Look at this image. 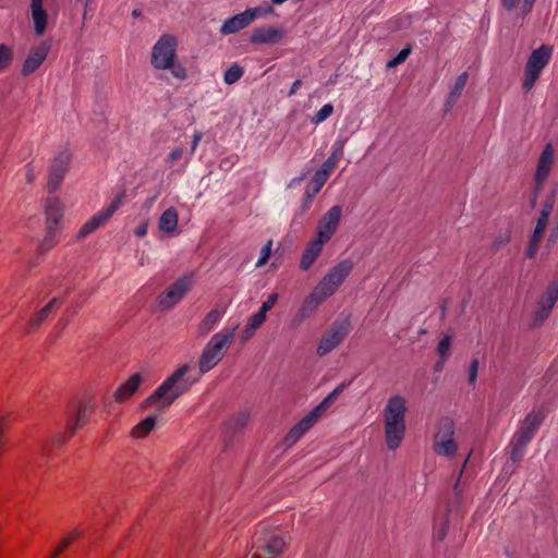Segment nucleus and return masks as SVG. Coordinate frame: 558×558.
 <instances>
[{
  "label": "nucleus",
  "instance_id": "obj_1",
  "mask_svg": "<svg viewBox=\"0 0 558 558\" xmlns=\"http://www.w3.org/2000/svg\"><path fill=\"white\" fill-rule=\"evenodd\" d=\"M189 371L187 364L180 366L143 402V408L147 409L154 403H159L160 409L163 410L172 404L198 380L197 376L189 375Z\"/></svg>",
  "mask_w": 558,
  "mask_h": 558
},
{
  "label": "nucleus",
  "instance_id": "obj_2",
  "mask_svg": "<svg viewBox=\"0 0 558 558\" xmlns=\"http://www.w3.org/2000/svg\"><path fill=\"white\" fill-rule=\"evenodd\" d=\"M405 400L400 396L391 397L384 410L385 439L389 450H396L405 435Z\"/></svg>",
  "mask_w": 558,
  "mask_h": 558
},
{
  "label": "nucleus",
  "instance_id": "obj_3",
  "mask_svg": "<svg viewBox=\"0 0 558 558\" xmlns=\"http://www.w3.org/2000/svg\"><path fill=\"white\" fill-rule=\"evenodd\" d=\"M177 39L174 36L162 35L153 47L151 65L157 70H169L173 77L178 80L186 78L185 68L175 62L177 57Z\"/></svg>",
  "mask_w": 558,
  "mask_h": 558
},
{
  "label": "nucleus",
  "instance_id": "obj_4",
  "mask_svg": "<svg viewBox=\"0 0 558 558\" xmlns=\"http://www.w3.org/2000/svg\"><path fill=\"white\" fill-rule=\"evenodd\" d=\"M235 335V328H225L206 343L198 361L199 374L211 371L225 356Z\"/></svg>",
  "mask_w": 558,
  "mask_h": 558
},
{
  "label": "nucleus",
  "instance_id": "obj_5",
  "mask_svg": "<svg viewBox=\"0 0 558 558\" xmlns=\"http://www.w3.org/2000/svg\"><path fill=\"white\" fill-rule=\"evenodd\" d=\"M454 422L449 416H442L436 424L433 449L438 456L452 458L457 454L458 444L454 440Z\"/></svg>",
  "mask_w": 558,
  "mask_h": 558
},
{
  "label": "nucleus",
  "instance_id": "obj_6",
  "mask_svg": "<svg viewBox=\"0 0 558 558\" xmlns=\"http://www.w3.org/2000/svg\"><path fill=\"white\" fill-rule=\"evenodd\" d=\"M551 53L553 47L548 45H542L539 48L532 51L524 69V81L522 87L525 93L533 88L542 70L548 64Z\"/></svg>",
  "mask_w": 558,
  "mask_h": 558
},
{
  "label": "nucleus",
  "instance_id": "obj_7",
  "mask_svg": "<svg viewBox=\"0 0 558 558\" xmlns=\"http://www.w3.org/2000/svg\"><path fill=\"white\" fill-rule=\"evenodd\" d=\"M193 274H185L177 279L158 296L159 307L167 311L175 306L193 288Z\"/></svg>",
  "mask_w": 558,
  "mask_h": 558
},
{
  "label": "nucleus",
  "instance_id": "obj_8",
  "mask_svg": "<svg viewBox=\"0 0 558 558\" xmlns=\"http://www.w3.org/2000/svg\"><path fill=\"white\" fill-rule=\"evenodd\" d=\"M350 331V323L348 319L336 320L330 329L322 338L317 345V354L319 356L327 355L336 349L348 336Z\"/></svg>",
  "mask_w": 558,
  "mask_h": 558
},
{
  "label": "nucleus",
  "instance_id": "obj_9",
  "mask_svg": "<svg viewBox=\"0 0 558 558\" xmlns=\"http://www.w3.org/2000/svg\"><path fill=\"white\" fill-rule=\"evenodd\" d=\"M125 194H118L112 202L102 210L95 214L89 220H87L77 233V239H84L95 230H97L100 226H102L107 220H109L114 213L122 206L124 203Z\"/></svg>",
  "mask_w": 558,
  "mask_h": 558
},
{
  "label": "nucleus",
  "instance_id": "obj_10",
  "mask_svg": "<svg viewBox=\"0 0 558 558\" xmlns=\"http://www.w3.org/2000/svg\"><path fill=\"white\" fill-rule=\"evenodd\" d=\"M70 161L71 154L66 149L54 156L48 173L47 189L50 194L54 193L62 183L69 170Z\"/></svg>",
  "mask_w": 558,
  "mask_h": 558
},
{
  "label": "nucleus",
  "instance_id": "obj_11",
  "mask_svg": "<svg viewBox=\"0 0 558 558\" xmlns=\"http://www.w3.org/2000/svg\"><path fill=\"white\" fill-rule=\"evenodd\" d=\"M260 13L262 8H252L227 19L220 27V34L230 35L238 33L247 27Z\"/></svg>",
  "mask_w": 558,
  "mask_h": 558
},
{
  "label": "nucleus",
  "instance_id": "obj_12",
  "mask_svg": "<svg viewBox=\"0 0 558 558\" xmlns=\"http://www.w3.org/2000/svg\"><path fill=\"white\" fill-rule=\"evenodd\" d=\"M545 415L541 411H532L522 421L513 438L521 444H529L544 422Z\"/></svg>",
  "mask_w": 558,
  "mask_h": 558
},
{
  "label": "nucleus",
  "instance_id": "obj_13",
  "mask_svg": "<svg viewBox=\"0 0 558 558\" xmlns=\"http://www.w3.org/2000/svg\"><path fill=\"white\" fill-rule=\"evenodd\" d=\"M342 215V207L339 205L332 206L327 213L324 214L318 222L317 236L327 243L336 232Z\"/></svg>",
  "mask_w": 558,
  "mask_h": 558
},
{
  "label": "nucleus",
  "instance_id": "obj_14",
  "mask_svg": "<svg viewBox=\"0 0 558 558\" xmlns=\"http://www.w3.org/2000/svg\"><path fill=\"white\" fill-rule=\"evenodd\" d=\"M50 50V44L43 41L38 47L31 50L22 66V74L28 76L33 74L46 60Z\"/></svg>",
  "mask_w": 558,
  "mask_h": 558
},
{
  "label": "nucleus",
  "instance_id": "obj_15",
  "mask_svg": "<svg viewBox=\"0 0 558 558\" xmlns=\"http://www.w3.org/2000/svg\"><path fill=\"white\" fill-rule=\"evenodd\" d=\"M92 414V407L84 402H78L74 405L72 412L69 413L68 429L74 434L77 429L82 428L88 421Z\"/></svg>",
  "mask_w": 558,
  "mask_h": 558
},
{
  "label": "nucleus",
  "instance_id": "obj_16",
  "mask_svg": "<svg viewBox=\"0 0 558 558\" xmlns=\"http://www.w3.org/2000/svg\"><path fill=\"white\" fill-rule=\"evenodd\" d=\"M64 206L57 197H48L45 206L46 227L58 228L63 218Z\"/></svg>",
  "mask_w": 558,
  "mask_h": 558
},
{
  "label": "nucleus",
  "instance_id": "obj_17",
  "mask_svg": "<svg viewBox=\"0 0 558 558\" xmlns=\"http://www.w3.org/2000/svg\"><path fill=\"white\" fill-rule=\"evenodd\" d=\"M554 148L551 144H547L539 157L534 181H545L550 172L554 163Z\"/></svg>",
  "mask_w": 558,
  "mask_h": 558
},
{
  "label": "nucleus",
  "instance_id": "obj_18",
  "mask_svg": "<svg viewBox=\"0 0 558 558\" xmlns=\"http://www.w3.org/2000/svg\"><path fill=\"white\" fill-rule=\"evenodd\" d=\"M353 267L354 264L350 258L339 262L325 275L328 278L327 281H331L340 287L352 272Z\"/></svg>",
  "mask_w": 558,
  "mask_h": 558
},
{
  "label": "nucleus",
  "instance_id": "obj_19",
  "mask_svg": "<svg viewBox=\"0 0 558 558\" xmlns=\"http://www.w3.org/2000/svg\"><path fill=\"white\" fill-rule=\"evenodd\" d=\"M325 242L320 239L316 238L313 241H311L305 250L303 251L300 267L303 270H308L311 266L315 263L317 257L320 255Z\"/></svg>",
  "mask_w": 558,
  "mask_h": 558
},
{
  "label": "nucleus",
  "instance_id": "obj_20",
  "mask_svg": "<svg viewBox=\"0 0 558 558\" xmlns=\"http://www.w3.org/2000/svg\"><path fill=\"white\" fill-rule=\"evenodd\" d=\"M282 38V32L276 27H260L256 28L251 35V43L253 44H277Z\"/></svg>",
  "mask_w": 558,
  "mask_h": 558
},
{
  "label": "nucleus",
  "instance_id": "obj_21",
  "mask_svg": "<svg viewBox=\"0 0 558 558\" xmlns=\"http://www.w3.org/2000/svg\"><path fill=\"white\" fill-rule=\"evenodd\" d=\"M142 376L141 374L136 373L132 375L124 384H122L117 391L114 392V400L119 403L124 402L130 397H132L137 389L140 388V385L142 384Z\"/></svg>",
  "mask_w": 558,
  "mask_h": 558
},
{
  "label": "nucleus",
  "instance_id": "obj_22",
  "mask_svg": "<svg viewBox=\"0 0 558 558\" xmlns=\"http://www.w3.org/2000/svg\"><path fill=\"white\" fill-rule=\"evenodd\" d=\"M61 304V300L53 298L48 304L39 310L27 323V332L37 329L52 313V311Z\"/></svg>",
  "mask_w": 558,
  "mask_h": 558
},
{
  "label": "nucleus",
  "instance_id": "obj_23",
  "mask_svg": "<svg viewBox=\"0 0 558 558\" xmlns=\"http://www.w3.org/2000/svg\"><path fill=\"white\" fill-rule=\"evenodd\" d=\"M324 301L325 299L319 293L317 294L316 290L314 289L313 292L304 299L299 308L296 317L300 320L310 317Z\"/></svg>",
  "mask_w": 558,
  "mask_h": 558
},
{
  "label": "nucleus",
  "instance_id": "obj_24",
  "mask_svg": "<svg viewBox=\"0 0 558 558\" xmlns=\"http://www.w3.org/2000/svg\"><path fill=\"white\" fill-rule=\"evenodd\" d=\"M32 19L34 22L35 33L41 35L47 26V13L43 7V0H31Z\"/></svg>",
  "mask_w": 558,
  "mask_h": 558
},
{
  "label": "nucleus",
  "instance_id": "obj_25",
  "mask_svg": "<svg viewBox=\"0 0 558 558\" xmlns=\"http://www.w3.org/2000/svg\"><path fill=\"white\" fill-rule=\"evenodd\" d=\"M179 215L174 207L166 209L159 218V229L165 233H173L178 227Z\"/></svg>",
  "mask_w": 558,
  "mask_h": 558
},
{
  "label": "nucleus",
  "instance_id": "obj_26",
  "mask_svg": "<svg viewBox=\"0 0 558 558\" xmlns=\"http://www.w3.org/2000/svg\"><path fill=\"white\" fill-rule=\"evenodd\" d=\"M546 227H547L546 222H544L543 220L542 221L537 220L535 229L533 231V234L530 239L529 245L525 250L526 258L532 259L535 257L538 246H539V242L543 238V233H544Z\"/></svg>",
  "mask_w": 558,
  "mask_h": 558
},
{
  "label": "nucleus",
  "instance_id": "obj_27",
  "mask_svg": "<svg viewBox=\"0 0 558 558\" xmlns=\"http://www.w3.org/2000/svg\"><path fill=\"white\" fill-rule=\"evenodd\" d=\"M468 78V72H463L457 77L454 86L449 93L448 98L445 102L446 111L450 110L456 105L466 85Z\"/></svg>",
  "mask_w": 558,
  "mask_h": 558
},
{
  "label": "nucleus",
  "instance_id": "obj_28",
  "mask_svg": "<svg viewBox=\"0 0 558 558\" xmlns=\"http://www.w3.org/2000/svg\"><path fill=\"white\" fill-rule=\"evenodd\" d=\"M248 421L250 412L247 410L241 411L229 418L226 423V429L227 432L236 434L247 425Z\"/></svg>",
  "mask_w": 558,
  "mask_h": 558
},
{
  "label": "nucleus",
  "instance_id": "obj_29",
  "mask_svg": "<svg viewBox=\"0 0 558 558\" xmlns=\"http://www.w3.org/2000/svg\"><path fill=\"white\" fill-rule=\"evenodd\" d=\"M324 414V411L316 405L310 413H307L296 425V427L305 434L308 432L314 424L319 420V417Z\"/></svg>",
  "mask_w": 558,
  "mask_h": 558
},
{
  "label": "nucleus",
  "instance_id": "obj_30",
  "mask_svg": "<svg viewBox=\"0 0 558 558\" xmlns=\"http://www.w3.org/2000/svg\"><path fill=\"white\" fill-rule=\"evenodd\" d=\"M324 414V411L316 405L310 413H307L296 425V427L305 434L308 432L314 424L319 420V417Z\"/></svg>",
  "mask_w": 558,
  "mask_h": 558
},
{
  "label": "nucleus",
  "instance_id": "obj_31",
  "mask_svg": "<svg viewBox=\"0 0 558 558\" xmlns=\"http://www.w3.org/2000/svg\"><path fill=\"white\" fill-rule=\"evenodd\" d=\"M324 414V411L316 405L310 413H307L296 425V427L305 434L308 432L314 424L319 420V417Z\"/></svg>",
  "mask_w": 558,
  "mask_h": 558
},
{
  "label": "nucleus",
  "instance_id": "obj_32",
  "mask_svg": "<svg viewBox=\"0 0 558 558\" xmlns=\"http://www.w3.org/2000/svg\"><path fill=\"white\" fill-rule=\"evenodd\" d=\"M157 421V415H149L146 418H144L142 422H140L135 427L132 429V436L134 438H144L146 437L150 430L154 429Z\"/></svg>",
  "mask_w": 558,
  "mask_h": 558
},
{
  "label": "nucleus",
  "instance_id": "obj_33",
  "mask_svg": "<svg viewBox=\"0 0 558 558\" xmlns=\"http://www.w3.org/2000/svg\"><path fill=\"white\" fill-rule=\"evenodd\" d=\"M222 313L218 310H211L201 322L198 329L202 335L210 332L215 326L220 322Z\"/></svg>",
  "mask_w": 558,
  "mask_h": 558
},
{
  "label": "nucleus",
  "instance_id": "obj_34",
  "mask_svg": "<svg viewBox=\"0 0 558 558\" xmlns=\"http://www.w3.org/2000/svg\"><path fill=\"white\" fill-rule=\"evenodd\" d=\"M558 301V279L551 282L546 292L538 300V304H543L549 310H553L555 303Z\"/></svg>",
  "mask_w": 558,
  "mask_h": 558
},
{
  "label": "nucleus",
  "instance_id": "obj_35",
  "mask_svg": "<svg viewBox=\"0 0 558 558\" xmlns=\"http://www.w3.org/2000/svg\"><path fill=\"white\" fill-rule=\"evenodd\" d=\"M449 509L445 512V514L435 522L434 524V539L438 542H442L448 533L450 519H449Z\"/></svg>",
  "mask_w": 558,
  "mask_h": 558
},
{
  "label": "nucleus",
  "instance_id": "obj_36",
  "mask_svg": "<svg viewBox=\"0 0 558 558\" xmlns=\"http://www.w3.org/2000/svg\"><path fill=\"white\" fill-rule=\"evenodd\" d=\"M311 187L308 186L305 190L304 193V199L301 206L302 213H305L311 207L315 196L319 193V191L323 189L325 183L317 184V181L315 178L312 179Z\"/></svg>",
  "mask_w": 558,
  "mask_h": 558
},
{
  "label": "nucleus",
  "instance_id": "obj_37",
  "mask_svg": "<svg viewBox=\"0 0 558 558\" xmlns=\"http://www.w3.org/2000/svg\"><path fill=\"white\" fill-rule=\"evenodd\" d=\"M286 546L284 539L277 534L271 535L265 543L264 549L272 556L280 555Z\"/></svg>",
  "mask_w": 558,
  "mask_h": 558
},
{
  "label": "nucleus",
  "instance_id": "obj_38",
  "mask_svg": "<svg viewBox=\"0 0 558 558\" xmlns=\"http://www.w3.org/2000/svg\"><path fill=\"white\" fill-rule=\"evenodd\" d=\"M60 230L58 228L46 227V235L39 244L40 253H46L51 250L58 242L57 235Z\"/></svg>",
  "mask_w": 558,
  "mask_h": 558
},
{
  "label": "nucleus",
  "instance_id": "obj_39",
  "mask_svg": "<svg viewBox=\"0 0 558 558\" xmlns=\"http://www.w3.org/2000/svg\"><path fill=\"white\" fill-rule=\"evenodd\" d=\"M526 446H527L526 444H521V442L517 441V439L512 438L508 448H509L510 460L513 464H518L522 461Z\"/></svg>",
  "mask_w": 558,
  "mask_h": 558
},
{
  "label": "nucleus",
  "instance_id": "obj_40",
  "mask_svg": "<svg viewBox=\"0 0 558 558\" xmlns=\"http://www.w3.org/2000/svg\"><path fill=\"white\" fill-rule=\"evenodd\" d=\"M351 384L343 381L339 384L319 404L318 407L325 412L341 395V392Z\"/></svg>",
  "mask_w": 558,
  "mask_h": 558
},
{
  "label": "nucleus",
  "instance_id": "obj_41",
  "mask_svg": "<svg viewBox=\"0 0 558 558\" xmlns=\"http://www.w3.org/2000/svg\"><path fill=\"white\" fill-rule=\"evenodd\" d=\"M556 202V190H553L546 197L537 220L548 223L549 216Z\"/></svg>",
  "mask_w": 558,
  "mask_h": 558
},
{
  "label": "nucleus",
  "instance_id": "obj_42",
  "mask_svg": "<svg viewBox=\"0 0 558 558\" xmlns=\"http://www.w3.org/2000/svg\"><path fill=\"white\" fill-rule=\"evenodd\" d=\"M327 280L328 278L324 276V278L314 288L316 290V293H319L325 300L330 298L339 288L333 282Z\"/></svg>",
  "mask_w": 558,
  "mask_h": 558
},
{
  "label": "nucleus",
  "instance_id": "obj_43",
  "mask_svg": "<svg viewBox=\"0 0 558 558\" xmlns=\"http://www.w3.org/2000/svg\"><path fill=\"white\" fill-rule=\"evenodd\" d=\"M551 310L547 308L543 304L537 303V308L533 314L532 322L530 323L529 327L531 329L539 327L550 315Z\"/></svg>",
  "mask_w": 558,
  "mask_h": 558
},
{
  "label": "nucleus",
  "instance_id": "obj_44",
  "mask_svg": "<svg viewBox=\"0 0 558 558\" xmlns=\"http://www.w3.org/2000/svg\"><path fill=\"white\" fill-rule=\"evenodd\" d=\"M336 168L337 166L333 162L326 159L322 167L315 172L313 178L316 179L317 184L326 183L328 178L335 171Z\"/></svg>",
  "mask_w": 558,
  "mask_h": 558
},
{
  "label": "nucleus",
  "instance_id": "obj_45",
  "mask_svg": "<svg viewBox=\"0 0 558 558\" xmlns=\"http://www.w3.org/2000/svg\"><path fill=\"white\" fill-rule=\"evenodd\" d=\"M266 320V314L260 310L252 315L247 322L245 333L247 337L252 336L253 332L258 329Z\"/></svg>",
  "mask_w": 558,
  "mask_h": 558
},
{
  "label": "nucleus",
  "instance_id": "obj_46",
  "mask_svg": "<svg viewBox=\"0 0 558 558\" xmlns=\"http://www.w3.org/2000/svg\"><path fill=\"white\" fill-rule=\"evenodd\" d=\"M243 69L238 64L233 63L223 74V82L228 85L236 83L243 76Z\"/></svg>",
  "mask_w": 558,
  "mask_h": 558
},
{
  "label": "nucleus",
  "instance_id": "obj_47",
  "mask_svg": "<svg viewBox=\"0 0 558 558\" xmlns=\"http://www.w3.org/2000/svg\"><path fill=\"white\" fill-rule=\"evenodd\" d=\"M13 60V52L12 49L4 45L0 44V72L5 70Z\"/></svg>",
  "mask_w": 558,
  "mask_h": 558
},
{
  "label": "nucleus",
  "instance_id": "obj_48",
  "mask_svg": "<svg viewBox=\"0 0 558 558\" xmlns=\"http://www.w3.org/2000/svg\"><path fill=\"white\" fill-rule=\"evenodd\" d=\"M411 51V46L404 47L401 51H399V53L395 58L387 62L386 68L393 69L399 64L403 63L409 58Z\"/></svg>",
  "mask_w": 558,
  "mask_h": 558
},
{
  "label": "nucleus",
  "instance_id": "obj_49",
  "mask_svg": "<svg viewBox=\"0 0 558 558\" xmlns=\"http://www.w3.org/2000/svg\"><path fill=\"white\" fill-rule=\"evenodd\" d=\"M333 112V106L331 104L324 105L313 117L312 121L315 124L322 123L327 120Z\"/></svg>",
  "mask_w": 558,
  "mask_h": 558
},
{
  "label": "nucleus",
  "instance_id": "obj_50",
  "mask_svg": "<svg viewBox=\"0 0 558 558\" xmlns=\"http://www.w3.org/2000/svg\"><path fill=\"white\" fill-rule=\"evenodd\" d=\"M451 348V337L445 336L437 345V352L439 357L442 360H447L450 353Z\"/></svg>",
  "mask_w": 558,
  "mask_h": 558
},
{
  "label": "nucleus",
  "instance_id": "obj_51",
  "mask_svg": "<svg viewBox=\"0 0 558 558\" xmlns=\"http://www.w3.org/2000/svg\"><path fill=\"white\" fill-rule=\"evenodd\" d=\"M183 156H184L183 147L179 146V147L173 148L166 159L167 167L173 168L175 162L183 159Z\"/></svg>",
  "mask_w": 558,
  "mask_h": 558
},
{
  "label": "nucleus",
  "instance_id": "obj_52",
  "mask_svg": "<svg viewBox=\"0 0 558 558\" xmlns=\"http://www.w3.org/2000/svg\"><path fill=\"white\" fill-rule=\"evenodd\" d=\"M304 436L303 432H301L296 425H294L290 432L287 434L284 438V445L287 447L293 446L299 439H301Z\"/></svg>",
  "mask_w": 558,
  "mask_h": 558
},
{
  "label": "nucleus",
  "instance_id": "obj_53",
  "mask_svg": "<svg viewBox=\"0 0 558 558\" xmlns=\"http://www.w3.org/2000/svg\"><path fill=\"white\" fill-rule=\"evenodd\" d=\"M304 436L303 432H301L296 425H294L290 432L287 434L284 438V445L287 447L293 446L299 439H301Z\"/></svg>",
  "mask_w": 558,
  "mask_h": 558
},
{
  "label": "nucleus",
  "instance_id": "obj_54",
  "mask_svg": "<svg viewBox=\"0 0 558 558\" xmlns=\"http://www.w3.org/2000/svg\"><path fill=\"white\" fill-rule=\"evenodd\" d=\"M271 250H272V241L269 240L260 250L259 258L255 265L257 268L262 267L263 265H265L267 263V260L270 257Z\"/></svg>",
  "mask_w": 558,
  "mask_h": 558
},
{
  "label": "nucleus",
  "instance_id": "obj_55",
  "mask_svg": "<svg viewBox=\"0 0 558 558\" xmlns=\"http://www.w3.org/2000/svg\"><path fill=\"white\" fill-rule=\"evenodd\" d=\"M342 157H343V144L340 142H337L332 145V150L327 159L329 161L333 162L336 166H338V163Z\"/></svg>",
  "mask_w": 558,
  "mask_h": 558
},
{
  "label": "nucleus",
  "instance_id": "obj_56",
  "mask_svg": "<svg viewBox=\"0 0 558 558\" xmlns=\"http://www.w3.org/2000/svg\"><path fill=\"white\" fill-rule=\"evenodd\" d=\"M203 138V133L201 131H195L193 134L192 143H191V149L189 153V156L184 158V166H186L190 162L191 157L196 151L201 141Z\"/></svg>",
  "mask_w": 558,
  "mask_h": 558
},
{
  "label": "nucleus",
  "instance_id": "obj_57",
  "mask_svg": "<svg viewBox=\"0 0 558 558\" xmlns=\"http://www.w3.org/2000/svg\"><path fill=\"white\" fill-rule=\"evenodd\" d=\"M78 536V532H73L71 535L66 536L56 551L51 555L50 558H57L62 550H64L76 537Z\"/></svg>",
  "mask_w": 558,
  "mask_h": 558
},
{
  "label": "nucleus",
  "instance_id": "obj_58",
  "mask_svg": "<svg viewBox=\"0 0 558 558\" xmlns=\"http://www.w3.org/2000/svg\"><path fill=\"white\" fill-rule=\"evenodd\" d=\"M478 365H480L478 359L474 357L471 361L470 368H469V383L472 386H475V383H476Z\"/></svg>",
  "mask_w": 558,
  "mask_h": 558
},
{
  "label": "nucleus",
  "instance_id": "obj_59",
  "mask_svg": "<svg viewBox=\"0 0 558 558\" xmlns=\"http://www.w3.org/2000/svg\"><path fill=\"white\" fill-rule=\"evenodd\" d=\"M536 0H522L519 5V15L524 19L533 9Z\"/></svg>",
  "mask_w": 558,
  "mask_h": 558
},
{
  "label": "nucleus",
  "instance_id": "obj_60",
  "mask_svg": "<svg viewBox=\"0 0 558 558\" xmlns=\"http://www.w3.org/2000/svg\"><path fill=\"white\" fill-rule=\"evenodd\" d=\"M277 301H278V294L271 293L268 295L267 300L262 304L259 310L262 312H264L265 314H267V312L274 307V305L277 303Z\"/></svg>",
  "mask_w": 558,
  "mask_h": 558
},
{
  "label": "nucleus",
  "instance_id": "obj_61",
  "mask_svg": "<svg viewBox=\"0 0 558 558\" xmlns=\"http://www.w3.org/2000/svg\"><path fill=\"white\" fill-rule=\"evenodd\" d=\"M511 240V236H510V233L509 232H506L501 235L498 236V239H496L493 243V248L495 251L499 250L502 245H506L507 243H509Z\"/></svg>",
  "mask_w": 558,
  "mask_h": 558
},
{
  "label": "nucleus",
  "instance_id": "obj_62",
  "mask_svg": "<svg viewBox=\"0 0 558 558\" xmlns=\"http://www.w3.org/2000/svg\"><path fill=\"white\" fill-rule=\"evenodd\" d=\"M500 3L506 11L511 12L520 3V0H500Z\"/></svg>",
  "mask_w": 558,
  "mask_h": 558
},
{
  "label": "nucleus",
  "instance_id": "obj_63",
  "mask_svg": "<svg viewBox=\"0 0 558 558\" xmlns=\"http://www.w3.org/2000/svg\"><path fill=\"white\" fill-rule=\"evenodd\" d=\"M25 177H26V181L28 183H32L35 180L36 173H35V170H34V167H33L32 163L26 165V167H25Z\"/></svg>",
  "mask_w": 558,
  "mask_h": 558
},
{
  "label": "nucleus",
  "instance_id": "obj_64",
  "mask_svg": "<svg viewBox=\"0 0 558 558\" xmlns=\"http://www.w3.org/2000/svg\"><path fill=\"white\" fill-rule=\"evenodd\" d=\"M301 85H302V81H301V80H296V81H294V82L292 83V85H291V88H290V90H289V93H288V96H289V97H292L293 95H295V94H296V92H298V89L301 87Z\"/></svg>",
  "mask_w": 558,
  "mask_h": 558
}]
</instances>
